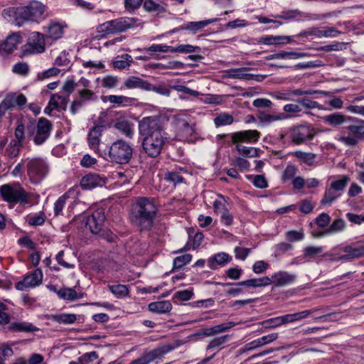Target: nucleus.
Instances as JSON below:
<instances>
[{"label": "nucleus", "mask_w": 364, "mask_h": 364, "mask_svg": "<svg viewBox=\"0 0 364 364\" xmlns=\"http://www.w3.org/2000/svg\"><path fill=\"white\" fill-rule=\"evenodd\" d=\"M29 11V16L31 21H38L40 18H43V15L46 11V6L42 3L33 1L30 2L27 6Z\"/></svg>", "instance_id": "obj_23"}, {"label": "nucleus", "mask_w": 364, "mask_h": 364, "mask_svg": "<svg viewBox=\"0 0 364 364\" xmlns=\"http://www.w3.org/2000/svg\"><path fill=\"white\" fill-rule=\"evenodd\" d=\"M134 23L133 18H119L100 24L97 27V31L102 33V36L122 33L132 27Z\"/></svg>", "instance_id": "obj_8"}, {"label": "nucleus", "mask_w": 364, "mask_h": 364, "mask_svg": "<svg viewBox=\"0 0 364 364\" xmlns=\"http://www.w3.org/2000/svg\"><path fill=\"white\" fill-rule=\"evenodd\" d=\"M307 56L306 53L300 52H287L282 51L279 53L271 54L267 57V60L274 59H298Z\"/></svg>", "instance_id": "obj_31"}, {"label": "nucleus", "mask_w": 364, "mask_h": 364, "mask_svg": "<svg viewBox=\"0 0 364 364\" xmlns=\"http://www.w3.org/2000/svg\"><path fill=\"white\" fill-rule=\"evenodd\" d=\"M216 18H211L208 19L205 21H191L188 22V23H186L181 26H180L179 29L181 30H188L191 31L192 33H195L198 31L202 29L203 28L205 27L208 24L213 23L216 21Z\"/></svg>", "instance_id": "obj_24"}, {"label": "nucleus", "mask_w": 364, "mask_h": 364, "mask_svg": "<svg viewBox=\"0 0 364 364\" xmlns=\"http://www.w3.org/2000/svg\"><path fill=\"white\" fill-rule=\"evenodd\" d=\"M57 294L60 299L69 301L78 299L76 291L72 288H62L57 291Z\"/></svg>", "instance_id": "obj_49"}, {"label": "nucleus", "mask_w": 364, "mask_h": 364, "mask_svg": "<svg viewBox=\"0 0 364 364\" xmlns=\"http://www.w3.org/2000/svg\"><path fill=\"white\" fill-rule=\"evenodd\" d=\"M323 250V247L308 246L304 250V255L305 257L312 259L321 254Z\"/></svg>", "instance_id": "obj_62"}, {"label": "nucleus", "mask_w": 364, "mask_h": 364, "mask_svg": "<svg viewBox=\"0 0 364 364\" xmlns=\"http://www.w3.org/2000/svg\"><path fill=\"white\" fill-rule=\"evenodd\" d=\"M2 199L11 204H27L29 196L18 183H6L0 186Z\"/></svg>", "instance_id": "obj_5"}, {"label": "nucleus", "mask_w": 364, "mask_h": 364, "mask_svg": "<svg viewBox=\"0 0 364 364\" xmlns=\"http://www.w3.org/2000/svg\"><path fill=\"white\" fill-rule=\"evenodd\" d=\"M21 146L22 144H19L18 141L11 140V141L6 148L5 155L10 159L17 157L19 154L20 149Z\"/></svg>", "instance_id": "obj_39"}, {"label": "nucleus", "mask_w": 364, "mask_h": 364, "mask_svg": "<svg viewBox=\"0 0 364 364\" xmlns=\"http://www.w3.org/2000/svg\"><path fill=\"white\" fill-rule=\"evenodd\" d=\"M105 129V126L104 125H96L89 132L87 136L88 145L90 149L93 150L96 154L100 152L99 145L101 141L100 137Z\"/></svg>", "instance_id": "obj_15"}, {"label": "nucleus", "mask_w": 364, "mask_h": 364, "mask_svg": "<svg viewBox=\"0 0 364 364\" xmlns=\"http://www.w3.org/2000/svg\"><path fill=\"white\" fill-rule=\"evenodd\" d=\"M230 136L233 144L240 142L254 143L258 141L260 133L257 130L249 129L235 132Z\"/></svg>", "instance_id": "obj_14"}, {"label": "nucleus", "mask_w": 364, "mask_h": 364, "mask_svg": "<svg viewBox=\"0 0 364 364\" xmlns=\"http://www.w3.org/2000/svg\"><path fill=\"white\" fill-rule=\"evenodd\" d=\"M238 153L243 156L246 157H256L258 156L259 149L253 147H247L245 146L237 144L235 147Z\"/></svg>", "instance_id": "obj_51"}, {"label": "nucleus", "mask_w": 364, "mask_h": 364, "mask_svg": "<svg viewBox=\"0 0 364 364\" xmlns=\"http://www.w3.org/2000/svg\"><path fill=\"white\" fill-rule=\"evenodd\" d=\"M296 277L294 274L281 271L274 274L271 279L277 287H284L294 282Z\"/></svg>", "instance_id": "obj_20"}, {"label": "nucleus", "mask_w": 364, "mask_h": 364, "mask_svg": "<svg viewBox=\"0 0 364 364\" xmlns=\"http://www.w3.org/2000/svg\"><path fill=\"white\" fill-rule=\"evenodd\" d=\"M118 129L122 134L125 135L127 137L132 139L134 135V129L132 124L126 119L117 120L114 126Z\"/></svg>", "instance_id": "obj_30"}, {"label": "nucleus", "mask_w": 364, "mask_h": 364, "mask_svg": "<svg viewBox=\"0 0 364 364\" xmlns=\"http://www.w3.org/2000/svg\"><path fill=\"white\" fill-rule=\"evenodd\" d=\"M164 3H157L153 0H145L143 4L144 9L149 12H156L158 14L166 11Z\"/></svg>", "instance_id": "obj_36"}, {"label": "nucleus", "mask_w": 364, "mask_h": 364, "mask_svg": "<svg viewBox=\"0 0 364 364\" xmlns=\"http://www.w3.org/2000/svg\"><path fill=\"white\" fill-rule=\"evenodd\" d=\"M291 41V37L283 36H269L261 37L258 43L264 45H277L280 43H288Z\"/></svg>", "instance_id": "obj_29"}, {"label": "nucleus", "mask_w": 364, "mask_h": 364, "mask_svg": "<svg viewBox=\"0 0 364 364\" xmlns=\"http://www.w3.org/2000/svg\"><path fill=\"white\" fill-rule=\"evenodd\" d=\"M287 117H287L284 113L271 114L259 111L257 114V118L259 122L265 124H269L276 121L287 119Z\"/></svg>", "instance_id": "obj_33"}, {"label": "nucleus", "mask_w": 364, "mask_h": 364, "mask_svg": "<svg viewBox=\"0 0 364 364\" xmlns=\"http://www.w3.org/2000/svg\"><path fill=\"white\" fill-rule=\"evenodd\" d=\"M299 16H302L305 18H310L311 19H316L314 17L316 15L309 16L308 14H302V13L298 10H289L282 12L281 14L276 16V18H283L286 20H290L294 18Z\"/></svg>", "instance_id": "obj_45"}, {"label": "nucleus", "mask_w": 364, "mask_h": 364, "mask_svg": "<svg viewBox=\"0 0 364 364\" xmlns=\"http://www.w3.org/2000/svg\"><path fill=\"white\" fill-rule=\"evenodd\" d=\"M21 42V36L19 32H15L9 35L0 45V52L10 53Z\"/></svg>", "instance_id": "obj_19"}, {"label": "nucleus", "mask_w": 364, "mask_h": 364, "mask_svg": "<svg viewBox=\"0 0 364 364\" xmlns=\"http://www.w3.org/2000/svg\"><path fill=\"white\" fill-rule=\"evenodd\" d=\"M45 36L34 31L30 33L27 43L21 47L23 55L42 53L45 51Z\"/></svg>", "instance_id": "obj_9"}, {"label": "nucleus", "mask_w": 364, "mask_h": 364, "mask_svg": "<svg viewBox=\"0 0 364 364\" xmlns=\"http://www.w3.org/2000/svg\"><path fill=\"white\" fill-rule=\"evenodd\" d=\"M350 181V178L347 176H342L341 178L334 181L331 183L330 187L338 193L343 191L346 187L348 183Z\"/></svg>", "instance_id": "obj_53"}, {"label": "nucleus", "mask_w": 364, "mask_h": 364, "mask_svg": "<svg viewBox=\"0 0 364 364\" xmlns=\"http://www.w3.org/2000/svg\"><path fill=\"white\" fill-rule=\"evenodd\" d=\"M283 110L285 112V115L288 117L287 119H289L297 116L298 114L302 111V108L299 104L296 102L285 105L283 107Z\"/></svg>", "instance_id": "obj_44"}, {"label": "nucleus", "mask_w": 364, "mask_h": 364, "mask_svg": "<svg viewBox=\"0 0 364 364\" xmlns=\"http://www.w3.org/2000/svg\"><path fill=\"white\" fill-rule=\"evenodd\" d=\"M47 318L52 321L62 324H72L77 320V315L74 314H60L47 315Z\"/></svg>", "instance_id": "obj_25"}, {"label": "nucleus", "mask_w": 364, "mask_h": 364, "mask_svg": "<svg viewBox=\"0 0 364 364\" xmlns=\"http://www.w3.org/2000/svg\"><path fill=\"white\" fill-rule=\"evenodd\" d=\"M192 259V255L191 254H185L181 256L176 257L173 259V269H181L184 267L186 264H188Z\"/></svg>", "instance_id": "obj_57"}, {"label": "nucleus", "mask_w": 364, "mask_h": 364, "mask_svg": "<svg viewBox=\"0 0 364 364\" xmlns=\"http://www.w3.org/2000/svg\"><path fill=\"white\" fill-rule=\"evenodd\" d=\"M51 129V122L44 117L39 118L37 124L30 122L26 125L28 136H31L35 134L33 142L36 145L43 144L50 136Z\"/></svg>", "instance_id": "obj_6"}, {"label": "nucleus", "mask_w": 364, "mask_h": 364, "mask_svg": "<svg viewBox=\"0 0 364 364\" xmlns=\"http://www.w3.org/2000/svg\"><path fill=\"white\" fill-rule=\"evenodd\" d=\"M232 122L233 117L225 112L220 113L214 119V123L216 127L230 125Z\"/></svg>", "instance_id": "obj_50"}, {"label": "nucleus", "mask_w": 364, "mask_h": 364, "mask_svg": "<svg viewBox=\"0 0 364 364\" xmlns=\"http://www.w3.org/2000/svg\"><path fill=\"white\" fill-rule=\"evenodd\" d=\"M45 220V214L43 212H39L34 215L30 216L28 219V223L32 226H38L43 225Z\"/></svg>", "instance_id": "obj_64"}, {"label": "nucleus", "mask_w": 364, "mask_h": 364, "mask_svg": "<svg viewBox=\"0 0 364 364\" xmlns=\"http://www.w3.org/2000/svg\"><path fill=\"white\" fill-rule=\"evenodd\" d=\"M168 351V349L166 348V347L164 346L161 348H158L156 349H154L153 350H151L145 354H144L142 356V359L144 360V363L146 364H149L155 359L159 358L160 356L163 355L164 354L166 353Z\"/></svg>", "instance_id": "obj_34"}, {"label": "nucleus", "mask_w": 364, "mask_h": 364, "mask_svg": "<svg viewBox=\"0 0 364 364\" xmlns=\"http://www.w3.org/2000/svg\"><path fill=\"white\" fill-rule=\"evenodd\" d=\"M1 14L6 21L12 22L18 27L26 22L31 21L27 6L4 9Z\"/></svg>", "instance_id": "obj_10"}, {"label": "nucleus", "mask_w": 364, "mask_h": 364, "mask_svg": "<svg viewBox=\"0 0 364 364\" xmlns=\"http://www.w3.org/2000/svg\"><path fill=\"white\" fill-rule=\"evenodd\" d=\"M78 95V100L83 104L87 101L96 100L97 98L95 92L88 89H82L79 90Z\"/></svg>", "instance_id": "obj_58"}, {"label": "nucleus", "mask_w": 364, "mask_h": 364, "mask_svg": "<svg viewBox=\"0 0 364 364\" xmlns=\"http://www.w3.org/2000/svg\"><path fill=\"white\" fill-rule=\"evenodd\" d=\"M106 179L97 173H88L84 176L80 181V186L85 190H91L97 186L105 184Z\"/></svg>", "instance_id": "obj_16"}, {"label": "nucleus", "mask_w": 364, "mask_h": 364, "mask_svg": "<svg viewBox=\"0 0 364 364\" xmlns=\"http://www.w3.org/2000/svg\"><path fill=\"white\" fill-rule=\"evenodd\" d=\"M220 199H216L213 202V208L214 211L217 214H220L224 211L228 210L227 204L228 200L229 199L228 197H225L223 195H218Z\"/></svg>", "instance_id": "obj_47"}, {"label": "nucleus", "mask_w": 364, "mask_h": 364, "mask_svg": "<svg viewBox=\"0 0 364 364\" xmlns=\"http://www.w3.org/2000/svg\"><path fill=\"white\" fill-rule=\"evenodd\" d=\"M343 252L346 255L341 256V259H350L353 258L364 257V245H358V242L353 245L346 246L343 248Z\"/></svg>", "instance_id": "obj_22"}, {"label": "nucleus", "mask_w": 364, "mask_h": 364, "mask_svg": "<svg viewBox=\"0 0 364 364\" xmlns=\"http://www.w3.org/2000/svg\"><path fill=\"white\" fill-rule=\"evenodd\" d=\"M246 178L248 179H252L253 185L258 188H265L268 186V183L264 176L262 175H247Z\"/></svg>", "instance_id": "obj_60"}, {"label": "nucleus", "mask_w": 364, "mask_h": 364, "mask_svg": "<svg viewBox=\"0 0 364 364\" xmlns=\"http://www.w3.org/2000/svg\"><path fill=\"white\" fill-rule=\"evenodd\" d=\"M158 208L155 199L148 197H139L133 205L131 222L141 231L152 228Z\"/></svg>", "instance_id": "obj_2"}, {"label": "nucleus", "mask_w": 364, "mask_h": 364, "mask_svg": "<svg viewBox=\"0 0 364 364\" xmlns=\"http://www.w3.org/2000/svg\"><path fill=\"white\" fill-rule=\"evenodd\" d=\"M105 220V212L102 209L95 210L92 215L87 217L85 225L93 235L104 237V223Z\"/></svg>", "instance_id": "obj_11"}, {"label": "nucleus", "mask_w": 364, "mask_h": 364, "mask_svg": "<svg viewBox=\"0 0 364 364\" xmlns=\"http://www.w3.org/2000/svg\"><path fill=\"white\" fill-rule=\"evenodd\" d=\"M176 121L177 127L182 129L186 135H191L193 133V128L187 120L181 117H177Z\"/></svg>", "instance_id": "obj_59"}, {"label": "nucleus", "mask_w": 364, "mask_h": 364, "mask_svg": "<svg viewBox=\"0 0 364 364\" xmlns=\"http://www.w3.org/2000/svg\"><path fill=\"white\" fill-rule=\"evenodd\" d=\"M291 93V97L293 96H301V95H311L314 94H321L325 96L332 97L334 93L338 92V90H336L335 92H328L320 90H303L301 88L289 90Z\"/></svg>", "instance_id": "obj_32"}, {"label": "nucleus", "mask_w": 364, "mask_h": 364, "mask_svg": "<svg viewBox=\"0 0 364 364\" xmlns=\"http://www.w3.org/2000/svg\"><path fill=\"white\" fill-rule=\"evenodd\" d=\"M341 195V193H338L332 189L331 187H329L326 189L323 197L321 200V204L322 205H331Z\"/></svg>", "instance_id": "obj_35"}, {"label": "nucleus", "mask_w": 364, "mask_h": 364, "mask_svg": "<svg viewBox=\"0 0 364 364\" xmlns=\"http://www.w3.org/2000/svg\"><path fill=\"white\" fill-rule=\"evenodd\" d=\"M26 163L27 174L33 183L41 182L48 172V165L42 158H26Z\"/></svg>", "instance_id": "obj_7"}, {"label": "nucleus", "mask_w": 364, "mask_h": 364, "mask_svg": "<svg viewBox=\"0 0 364 364\" xmlns=\"http://www.w3.org/2000/svg\"><path fill=\"white\" fill-rule=\"evenodd\" d=\"M322 119L325 124L333 127H338L345 124L347 125L348 122L352 120V117L343 114L341 112H334L324 116Z\"/></svg>", "instance_id": "obj_17"}, {"label": "nucleus", "mask_w": 364, "mask_h": 364, "mask_svg": "<svg viewBox=\"0 0 364 364\" xmlns=\"http://www.w3.org/2000/svg\"><path fill=\"white\" fill-rule=\"evenodd\" d=\"M298 171V168L293 164H289L284 169L282 180L283 182H286L289 180H293Z\"/></svg>", "instance_id": "obj_55"}, {"label": "nucleus", "mask_w": 364, "mask_h": 364, "mask_svg": "<svg viewBox=\"0 0 364 364\" xmlns=\"http://www.w3.org/2000/svg\"><path fill=\"white\" fill-rule=\"evenodd\" d=\"M337 140L346 146H357L360 141L364 140V120L352 117V120L348 122Z\"/></svg>", "instance_id": "obj_3"}, {"label": "nucleus", "mask_w": 364, "mask_h": 364, "mask_svg": "<svg viewBox=\"0 0 364 364\" xmlns=\"http://www.w3.org/2000/svg\"><path fill=\"white\" fill-rule=\"evenodd\" d=\"M14 352L12 348L6 343L0 345V364H4L8 358L12 356Z\"/></svg>", "instance_id": "obj_63"}, {"label": "nucleus", "mask_w": 364, "mask_h": 364, "mask_svg": "<svg viewBox=\"0 0 364 364\" xmlns=\"http://www.w3.org/2000/svg\"><path fill=\"white\" fill-rule=\"evenodd\" d=\"M98 358V354L95 351L84 353L76 360H73L69 364H89Z\"/></svg>", "instance_id": "obj_43"}, {"label": "nucleus", "mask_w": 364, "mask_h": 364, "mask_svg": "<svg viewBox=\"0 0 364 364\" xmlns=\"http://www.w3.org/2000/svg\"><path fill=\"white\" fill-rule=\"evenodd\" d=\"M292 154L302 163L308 166H312L314 164L316 156L315 154L302 151H296Z\"/></svg>", "instance_id": "obj_37"}, {"label": "nucleus", "mask_w": 364, "mask_h": 364, "mask_svg": "<svg viewBox=\"0 0 364 364\" xmlns=\"http://www.w3.org/2000/svg\"><path fill=\"white\" fill-rule=\"evenodd\" d=\"M290 137L296 144L311 140L316 135L315 129L311 125H298L289 128Z\"/></svg>", "instance_id": "obj_12"}, {"label": "nucleus", "mask_w": 364, "mask_h": 364, "mask_svg": "<svg viewBox=\"0 0 364 364\" xmlns=\"http://www.w3.org/2000/svg\"><path fill=\"white\" fill-rule=\"evenodd\" d=\"M148 307L151 312L165 314L171 310L172 304L168 301H160L150 303Z\"/></svg>", "instance_id": "obj_26"}, {"label": "nucleus", "mask_w": 364, "mask_h": 364, "mask_svg": "<svg viewBox=\"0 0 364 364\" xmlns=\"http://www.w3.org/2000/svg\"><path fill=\"white\" fill-rule=\"evenodd\" d=\"M109 102L118 106H126L132 104L134 98L129 97L123 95H109L107 97Z\"/></svg>", "instance_id": "obj_38"}, {"label": "nucleus", "mask_w": 364, "mask_h": 364, "mask_svg": "<svg viewBox=\"0 0 364 364\" xmlns=\"http://www.w3.org/2000/svg\"><path fill=\"white\" fill-rule=\"evenodd\" d=\"M230 338L228 335H225L219 337L214 338L212 339L206 347L207 350H210L214 348H220L221 346L225 344Z\"/></svg>", "instance_id": "obj_54"}, {"label": "nucleus", "mask_w": 364, "mask_h": 364, "mask_svg": "<svg viewBox=\"0 0 364 364\" xmlns=\"http://www.w3.org/2000/svg\"><path fill=\"white\" fill-rule=\"evenodd\" d=\"M316 311H317L316 309H313L311 310H305V311H302L294 313V314H287L288 318H289V322L291 323V322L299 321L301 319L306 318L310 314L316 312Z\"/></svg>", "instance_id": "obj_56"}, {"label": "nucleus", "mask_w": 364, "mask_h": 364, "mask_svg": "<svg viewBox=\"0 0 364 364\" xmlns=\"http://www.w3.org/2000/svg\"><path fill=\"white\" fill-rule=\"evenodd\" d=\"M287 314L267 319L261 323L264 328H274L282 325L289 323Z\"/></svg>", "instance_id": "obj_27"}, {"label": "nucleus", "mask_w": 364, "mask_h": 364, "mask_svg": "<svg viewBox=\"0 0 364 364\" xmlns=\"http://www.w3.org/2000/svg\"><path fill=\"white\" fill-rule=\"evenodd\" d=\"M65 26L59 22L52 21L46 27H44L46 32L44 36L46 38L53 41L58 40L62 38Z\"/></svg>", "instance_id": "obj_18"}, {"label": "nucleus", "mask_w": 364, "mask_h": 364, "mask_svg": "<svg viewBox=\"0 0 364 364\" xmlns=\"http://www.w3.org/2000/svg\"><path fill=\"white\" fill-rule=\"evenodd\" d=\"M139 132L143 137V149L151 158L157 157L161 154L169 139L159 116L144 117L139 122Z\"/></svg>", "instance_id": "obj_1"}, {"label": "nucleus", "mask_w": 364, "mask_h": 364, "mask_svg": "<svg viewBox=\"0 0 364 364\" xmlns=\"http://www.w3.org/2000/svg\"><path fill=\"white\" fill-rule=\"evenodd\" d=\"M232 260V257L225 252H220L215 254L213 257H210L208 260L209 267L215 269V264L220 266H223L225 264L230 262Z\"/></svg>", "instance_id": "obj_28"}, {"label": "nucleus", "mask_w": 364, "mask_h": 364, "mask_svg": "<svg viewBox=\"0 0 364 364\" xmlns=\"http://www.w3.org/2000/svg\"><path fill=\"white\" fill-rule=\"evenodd\" d=\"M9 328L14 331L33 332L38 331L37 327L27 322L13 323Z\"/></svg>", "instance_id": "obj_41"}, {"label": "nucleus", "mask_w": 364, "mask_h": 364, "mask_svg": "<svg viewBox=\"0 0 364 364\" xmlns=\"http://www.w3.org/2000/svg\"><path fill=\"white\" fill-rule=\"evenodd\" d=\"M296 102L299 104L301 108L303 107L308 109H313L316 108L318 109H323V106L321 105H320L316 101L310 100L309 98H299L297 99Z\"/></svg>", "instance_id": "obj_48"}, {"label": "nucleus", "mask_w": 364, "mask_h": 364, "mask_svg": "<svg viewBox=\"0 0 364 364\" xmlns=\"http://www.w3.org/2000/svg\"><path fill=\"white\" fill-rule=\"evenodd\" d=\"M43 272L41 269H36L31 274L26 275L23 280L16 284V289L25 291L28 288H33L42 283Z\"/></svg>", "instance_id": "obj_13"}, {"label": "nucleus", "mask_w": 364, "mask_h": 364, "mask_svg": "<svg viewBox=\"0 0 364 364\" xmlns=\"http://www.w3.org/2000/svg\"><path fill=\"white\" fill-rule=\"evenodd\" d=\"M148 83V81L144 80L139 77L132 75L124 80L123 86L121 87V89L124 87L129 90L141 89L146 91V89H149Z\"/></svg>", "instance_id": "obj_21"}, {"label": "nucleus", "mask_w": 364, "mask_h": 364, "mask_svg": "<svg viewBox=\"0 0 364 364\" xmlns=\"http://www.w3.org/2000/svg\"><path fill=\"white\" fill-rule=\"evenodd\" d=\"M133 145L123 139L114 141L109 149V160L117 164H127L133 157Z\"/></svg>", "instance_id": "obj_4"}, {"label": "nucleus", "mask_w": 364, "mask_h": 364, "mask_svg": "<svg viewBox=\"0 0 364 364\" xmlns=\"http://www.w3.org/2000/svg\"><path fill=\"white\" fill-rule=\"evenodd\" d=\"M346 228V222L344 220L339 218L333 220L330 227L326 229L321 235H328L342 231Z\"/></svg>", "instance_id": "obj_42"}, {"label": "nucleus", "mask_w": 364, "mask_h": 364, "mask_svg": "<svg viewBox=\"0 0 364 364\" xmlns=\"http://www.w3.org/2000/svg\"><path fill=\"white\" fill-rule=\"evenodd\" d=\"M108 289L117 298H122L129 294L128 287L124 284L109 285Z\"/></svg>", "instance_id": "obj_46"}, {"label": "nucleus", "mask_w": 364, "mask_h": 364, "mask_svg": "<svg viewBox=\"0 0 364 364\" xmlns=\"http://www.w3.org/2000/svg\"><path fill=\"white\" fill-rule=\"evenodd\" d=\"M68 196L67 194L61 196L54 204V215L58 216L62 214V211L65 205Z\"/></svg>", "instance_id": "obj_61"}, {"label": "nucleus", "mask_w": 364, "mask_h": 364, "mask_svg": "<svg viewBox=\"0 0 364 364\" xmlns=\"http://www.w3.org/2000/svg\"><path fill=\"white\" fill-rule=\"evenodd\" d=\"M14 109V97L6 95L0 103V119L6 115V112L11 111Z\"/></svg>", "instance_id": "obj_40"}, {"label": "nucleus", "mask_w": 364, "mask_h": 364, "mask_svg": "<svg viewBox=\"0 0 364 364\" xmlns=\"http://www.w3.org/2000/svg\"><path fill=\"white\" fill-rule=\"evenodd\" d=\"M133 59L130 55L124 54L121 56V59L117 60L113 62L114 68L123 70L130 66V63Z\"/></svg>", "instance_id": "obj_52"}]
</instances>
